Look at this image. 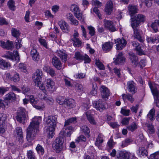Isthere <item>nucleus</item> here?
Listing matches in <instances>:
<instances>
[{
	"mask_svg": "<svg viewBox=\"0 0 159 159\" xmlns=\"http://www.w3.org/2000/svg\"><path fill=\"white\" fill-rule=\"evenodd\" d=\"M70 9L73 12L74 16L78 19H82V13L79 7L76 5L73 4L71 7Z\"/></svg>",
	"mask_w": 159,
	"mask_h": 159,
	"instance_id": "f8f14e48",
	"label": "nucleus"
},
{
	"mask_svg": "<svg viewBox=\"0 0 159 159\" xmlns=\"http://www.w3.org/2000/svg\"><path fill=\"white\" fill-rule=\"evenodd\" d=\"M150 158L151 159H155L159 158V152H157L153 154H151Z\"/></svg>",
	"mask_w": 159,
	"mask_h": 159,
	"instance_id": "774afa93",
	"label": "nucleus"
},
{
	"mask_svg": "<svg viewBox=\"0 0 159 159\" xmlns=\"http://www.w3.org/2000/svg\"><path fill=\"white\" fill-rule=\"evenodd\" d=\"M113 3L112 1H108L106 5L105 9V11L106 14L107 15H110L111 14L113 11Z\"/></svg>",
	"mask_w": 159,
	"mask_h": 159,
	"instance_id": "aec40b11",
	"label": "nucleus"
},
{
	"mask_svg": "<svg viewBox=\"0 0 159 159\" xmlns=\"http://www.w3.org/2000/svg\"><path fill=\"white\" fill-rule=\"evenodd\" d=\"M100 91L102 97L103 99H108V97L110 95V91L106 87L102 85L100 88Z\"/></svg>",
	"mask_w": 159,
	"mask_h": 159,
	"instance_id": "4468645a",
	"label": "nucleus"
},
{
	"mask_svg": "<svg viewBox=\"0 0 159 159\" xmlns=\"http://www.w3.org/2000/svg\"><path fill=\"white\" fill-rule=\"evenodd\" d=\"M57 116H48L46 122L48 125V137L52 138L54 134V131L57 123Z\"/></svg>",
	"mask_w": 159,
	"mask_h": 159,
	"instance_id": "f03ea898",
	"label": "nucleus"
},
{
	"mask_svg": "<svg viewBox=\"0 0 159 159\" xmlns=\"http://www.w3.org/2000/svg\"><path fill=\"white\" fill-rule=\"evenodd\" d=\"M113 71L115 74L118 77H121L120 69L116 67L114 68L113 69Z\"/></svg>",
	"mask_w": 159,
	"mask_h": 159,
	"instance_id": "680f3d73",
	"label": "nucleus"
},
{
	"mask_svg": "<svg viewBox=\"0 0 159 159\" xmlns=\"http://www.w3.org/2000/svg\"><path fill=\"white\" fill-rule=\"evenodd\" d=\"M29 98L30 103L36 109L43 110L44 108V106L42 103L39 102L37 98H35L33 95H29Z\"/></svg>",
	"mask_w": 159,
	"mask_h": 159,
	"instance_id": "0eeeda50",
	"label": "nucleus"
},
{
	"mask_svg": "<svg viewBox=\"0 0 159 159\" xmlns=\"http://www.w3.org/2000/svg\"><path fill=\"white\" fill-rule=\"evenodd\" d=\"M7 119V115L4 113H0V125H5Z\"/></svg>",
	"mask_w": 159,
	"mask_h": 159,
	"instance_id": "a18cd8bd",
	"label": "nucleus"
},
{
	"mask_svg": "<svg viewBox=\"0 0 159 159\" xmlns=\"http://www.w3.org/2000/svg\"><path fill=\"white\" fill-rule=\"evenodd\" d=\"M63 106L66 108H73L75 106V101L74 100L71 98L66 99L65 102Z\"/></svg>",
	"mask_w": 159,
	"mask_h": 159,
	"instance_id": "6ab92c4d",
	"label": "nucleus"
},
{
	"mask_svg": "<svg viewBox=\"0 0 159 159\" xmlns=\"http://www.w3.org/2000/svg\"><path fill=\"white\" fill-rule=\"evenodd\" d=\"M56 55L59 57L63 61L66 62L67 60V55L65 51L57 50Z\"/></svg>",
	"mask_w": 159,
	"mask_h": 159,
	"instance_id": "393cba45",
	"label": "nucleus"
},
{
	"mask_svg": "<svg viewBox=\"0 0 159 159\" xmlns=\"http://www.w3.org/2000/svg\"><path fill=\"white\" fill-rule=\"evenodd\" d=\"M118 159H136L134 154L126 151H120L118 153Z\"/></svg>",
	"mask_w": 159,
	"mask_h": 159,
	"instance_id": "6e6552de",
	"label": "nucleus"
},
{
	"mask_svg": "<svg viewBox=\"0 0 159 159\" xmlns=\"http://www.w3.org/2000/svg\"><path fill=\"white\" fill-rule=\"evenodd\" d=\"M113 46L112 43L109 42H106L102 45V49L106 52H109L112 49Z\"/></svg>",
	"mask_w": 159,
	"mask_h": 159,
	"instance_id": "a878e982",
	"label": "nucleus"
},
{
	"mask_svg": "<svg viewBox=\"0 0 159 159\" xmlns=\"http://www.w3.org/2000/svg\"><path fill=\"white\" fill-rule=\"evenodd\" d=\"M7 5L10 10L13 11L15 10V2L13 0H9L7 3Z\"/></svg>",
	"mask_w": 159,
	"mask_h": 159,
	"instance_id": "c03bdc74",
	"label": "nucleus"
},
{
	"mask_svg": "<svg viewBox=\"0 0 159 159\" xmlns=\"http://www.w3.org/2000/svg\"><path fill=\"white\" fill-rule=\"evenodd\" d=\"M139 152L143 156H147L148 155V152L144 147H141L139 148Z\"/></svg>",
	"mask_w": 159,
	"mask_h": 159,
	"instance_id": "052dcab7",
	"label": "nucleus"
},
{
	"mask_svg": "<svg viewBox=\"0 0 159 159\" xmlns=\"http://www.w3.org/2000/svg\"><path fill=\"white\" fill-rule=\"evenodd\" d=\"M146 40L149 43H154L156 42H159V38L157 36L147 37Z\"/></svg>",
	"mask_w": 159,
	"mask_h": 159,
	"instance_id": "2f4dec72",
	"label": "nucleus"
},
{
	"mask_svg": "<svg viewBox=\"0 0 159 159\" xmlns=\"http://www.w3.org/2000/svg\"><path fill=\"white\" fill-rule=\"evenodd\" d=\"M145 16L141 14L136 15L134 18L135 20L139 22V23L144 22L145 21Z\"/></svg>",
	"mask_w": 159,
	"mask_h": 159,
	"instance_id": "c9c22d12",
	"label": "nucleus"
},
{
	"mask_svg": "<svg viewBox=\"0 0 159 159\" xmlns=\"http://www.w3.org/2000/svg\"><path fill=\"white\" fill-rule=\"evenodd\" d=\"M132 142V140L131 139L129 138L126 139L124 141H122L121 146L122 148H124L127 146Z\"/></svg>",
	"mask_w": 159,
	"mask_h": 159,
	"instance_id": "8fccbe9b",
	"label": "nucleus"
},
{
	"mask_svg": "<svg viewBox=\"0 0 159 159\" xmlns=\"http://www.w3.org/2000/svg\"><path fill=\"white\" fill-rule=\"evenodd\" d=\"M88 29L89 30V33L91 37L94 36L95 33V31L94 28L92 26H88L87 27Z\"/></svg>",
	"mask_w": 159,
	"mask_h": 159,
	"instance_id": "09e8293b",
	"label": "nucleus"
},
{
	"mask_svg": "<svg viewBox=\"0 0 159 159\" xmlns=\"http://www.w3.org/2000/svg\"><path fill=\"white\" fill-rule=\"evenodd\" d=\"M134 30V37L137 39L140 42L143 43L144 41V38L141 36V31L138 29Z\"/></svg>",
	"mask_w": 159,
	"mask_h": 159,
	"instance_id": "b1692460",
	"label": "nucleus"
},
{
	"mask_svg": "<svg viewBox=\"0 0 159 159\" xmlns=\"http://www.w3.org/2000/svg\"><path fill=\"white\" fill-rule=\"evenodd\" d=\"M42 75L43 73L42 71L38 69L34 73L33 76V79L35 83V85L39 87L40 89L44 92V90L45 91V87L41 81Z\"/></svg>",
	"mask_w": 159,
	"mask_h": 159,
	"instance_id": "7ed1b4c3",
	"label": "nucleus"
},
{
	"mask_svg": "<svg viewBox=\"0 0 159 159\" xmlns=\"http://www.w3.org/2000/svg\"><path fill=\"white\" fill-rule=\"evenodd\" d=\"M155 111V109L154 108H152L149 111L147 115V117L152 121H153L154 120L155 118L154 117Z\"/></svg>",
	"mask_w": 159,
	"mask_h": 159,
	"instance_id": "e433bc0d",
	"label": "nucleus"
},
{
	"mask_svg": "<svg viewBox=\"0 0 159 159\" xmlns=\"http://www.w3.org/2000/svg\"><path fill=\"white\" fill-rule=\"evenodd\" d=\"M46 86L48 91L52 92L56 90L55 83L54 81L51 79H48L46 80Z\"/></svg>",
	"mask_w": 159,
	"mask_h": 159,
	"instance_id": "dca6fc26",
	"label": "nucleus"
},
{
	"mask_svg": "<svg viewBox=\"0 0 159 159\" xmlns=\"http://www.w3.org/2000/svg\"><path fill=\"white\" fill-rule=\"evenodd\" d=\"M41 120V116L35 117L29 125L26 131V138L27 141L32 145L31 142L35 138L38 132L40 122Z\"/></svg>",
	"mask_w": 159,
	"mask_h": 159,
	"instance_id": "f257e3e1",
	"label": "nucleus"
},
{
	"mask_svg": "<svg viewBox=\"0 0 159 159\" xmlns=\"http://www.w3.org/2000/svg\"><path fill=\"white\" fill-rule=\"evenodd\" d=\"M10 62L6 61L2 59H0V68L3 70L7 69L11 66Z\"/></svg>",
	"mask_w": 159,
	"mask_h": 159,
	"instance_id": "cd10ccee",
	"label": "nucleus"
},
{
	"mask_svg": "<svg viewBox=\"0 0 159 159\" xmlns=\"http://www.w3.org/2000/svg\"><path fill=\"white\" fill-rule=\"evenodd\" d=\"M15 131L17 134V137L18 138L19 141L22 143L23 141V133L22 128L20 127H17L15 129Z\"/></svg>",
	"mask_w": 159,
	"mask_h": 159,
	"instance_id": "bb28decb",
	"label": "nucleus"
},
{
	"mask_svg": "<svg viewBox=\"0 0 159 159\" xmlns=\"http://www.w3.org/2000/svg\"><path fill=\"white\" fill-rule=\"evenodd\" d=\"M66 99L65 97L61 96H59L57 98L56 101L57 103L60 105H64Z\"/></svg>",
	"mask_w": 159,
	"mask_h": 159,
	"instance_id": "49530a36",
	"label": "nucleus"
},
{
	"mask_svg": "<svg viewBox=\"0 0 159 159\" xmlns=\"http://www.w3.org/2000/svg\"><path fill=\"white\" fill-rule=\"evenodd\" d=\"M28 117L27 113L24 108L20 107L17 112L16 118L17 121L24 124L26 120Z\"/></svg>",
	"mask_w": 159,
	"mask_h": 159,
	"instance_id": "20e7f679",
	"label": "nucleus"
},
{
	"mask_svg": "<svg viewBox=\"0 0 159 159\" xmlns=\"http://www.w3.org/2000/svg\"><path fill=\"white\" fill-rule=\"evenodd\" d=\"M125 62V59L122 56V53L121 52H120L114 61V62L116 64H123Z\"/></svg>",
	"mask_w": 159,
	"mask_h": 159,
	"instance_id": "c756f323",
	"label": "nucleus"
},
{
	"mask_svg": "<svg viewBox=\"0 0 159 159\" xmlns=\"http://www.w3.org/2000/svg\"><path fill=\"white\" fill-rule=\"evenodd\" d=\"M106 102L101 99L98 101H95L93 103V106L97 110L102 111L106 109Z\"/></svg>",
	"mask_w": 159,
	"mask_h": 159,
	"instance_id": "1a4fd4ad",
	"label": "nucleus"
},
{
	"mask_svg": "<svg viewBox=\"0 0 159 159\" xmlns=\"http://www.w3.org/2000/svg\"><path fill=\"white\" fill-rule=\"evenodd\" d=\"M95 64L100 70H104V65L97 58L95 59Z\"/></svg>",
	"mask_w": 159,
	"mask_h": 159,
	"instance_id": "603ef678",
	"label": "nucleus"
},
{
	"mask_svg": "<svg viewBox=\"0 0 159 159\" xmlns=\"http://www.w3.org/2000/svg\"><path fill=\"white\" fill-rule=\"evenodd\" d=\"M27 156L28 159H36L34 153L31 150L27 151Z\"/></svg>",
	"mask_w": 159,
	"mask_h": 159,
	"instance_id": "de8ad7c7",
	"label": "nucleus"
},
{
	"mask_svg": "<svg viewBox=\"0 0 159 159\" xmlns=\"http://www.w3.org/2000/svg\"><path fill=\"white\" fill-rule=\"evenodd\" d=\"M30 55L33 60L35 61H38L39 59V55L35 49L33 48L31 50Z\"/></svg>",
	"mask_w": 159,
	"mask_h": 159,
	"instance_id": "c85d7f7f",
	"label": "nucleus"
},
{
	"mask_svg": "<svg viewBox=\"0 0 159 159\" xmlns=\"http://www.w3.org/2000/svg\"><path fill=\"white\" fill-rule=\"evenodd\" d=\"M129 59H130L132 65L134 66H139V61L138 57L134 53L129 54Z\"/></svg>",
	"mask_w": 159,
	"mask_h": 159,
	"instance_id": "412c9836",
	"label": "nucleus"
},
{
	"mask_svg": "<svg viewBox=\"0 0 159 159\" xmlns=\"http://www.w3.org/2000/svg\"><path fill=\"white\" fill-rule=\"evenodd\" d=\"M83 55L81 54L79 52H77L75 53L74 58L77 60H83Z\"/></svg>",
	"mask_w": 159,
	"mask_h": 159,
	"instance_id": "5fc2aeb1",
	"label": "nucleus"
},
{
	"mask_svg": "<svg viewBox=\"0 0 159 159\" xmlns=\"http://www.w3.org/2000/svg\"><path fill=\"white\" fill-rule=\"evenodd\" d=\"M81 129L82 132L84 133L85 134L89 137L90 130L88 127L86 125H84L82 126Z\"/></svg>",
	"mask_w": 159,
	"mask_h": 159,
	"instance_id": "79ce46f5",
	"label": "nucleus"
},
{
	"mask_svg": "<svg viewBox=\"0 0 159 159\" xmlns=\"http://www.w3.org/2000/svg\"><path fill=\"white\" fill-rule=\"evenodd\" d=\"M63 139L61 137H58L53 142L52 147L57 153L60 152L62 149Z\"/></svg>",
	"mask_w": 159,
	"mask_h": 159,
	"instance_id": "423d86ee",
	"label": "nucleus"
},
{
	"mask_svg": "<svg viewBox=\"0 0 159 159\" xmlns=\"http://www.w3.org/2000/svg\"><path fill=\"white\" fill-rule=\"evenodd\" d=\"M138 128V125L135 122H133L131 124L128 126L127 128L131 132H133L137 129Z\"/></svg>",
	"mask_w": 159,
	"mask_h": 159,
	"instance_id": "f704fd0d",
	"label": "nucleus"
},
{
	"mask_svg": "<svg viewBox=\"0 0 159 159\" xmlns=\"http://www.w3.org/2000/svg\"><path fill=\"white\" fill-rule=\"evenodd\" d=\"M37 153L39 154L42 155L44 152V150L43 147L39 144L37 145L36 148Z\"/></svg>",
	"mask_w": 159,
	"mask_h": 159,
	"instance_id": "a19ab883",
	"label": "nucleus"
},
{
	"mask_svg": "<svg viewBox=\"0 0 159 159\" xmlns=\"http://www.w3.org/2000/svg\"><path fill=\"white\" fill-rule=\"evenodd\" d=\"M135 50H136L138 54L139 55H142L144 54V52L142 48V45L140 44L136 48H135Z\"/></svg>",
	"mask_w": 159,
	"mask_h": 159,
	"instance_id": "6e6d98bb",
	"label": "nucleus"
},
{
	"mask_svg": "<svg viewBox=\"0 0 159 159\" xmlns=\"http://www.w3.org/2000/svg\"><path fill=\"white\" fill-rule=\"evenodd\" d=\"M72 40L74 42V45L76 47H79L81 44V42L77 38H74Z\"/></svg>",
	"mask_w": 159,
	"mask_h": 159,
	"instance_id": "4d7b16f0",
	"label": "nucleus"
},
{
	"mask_svg": "<svg viewBox=\"0 0 159 159\" xmlns=\"http://www.w3.org/2000/svg\"><path fill=\"white\" fill-rule=\"evenodd\" d=\"M16 99V95L13 92H11L7 94L4 98V101L7 106L10 104V101H15Z\"/></svg>",
	"mask_w": 159,
	"mask_h": 159,
	"instance_id": "9b49d317",
	"label": "nucleus"
},
{
	"mask_svg": "<svg viewBox=\"0 0 159 159\" xmlns=\"http://www.w3.org/2000/svg\"><path fill=\"white\" fill-rule=\"evenodd\" d=\"M130 111L129 109H126L125 108H122L121 109L120 113L124 116H128L129 115Z\"/></svg>",
	"mask_w": 159,
	"mask_h": 159,
	"instance_id": "bf43d9fd",
	"label": "nucleus"
},
{
	"mask_svg": "<svg viewBox=\"0 0 159 159\" xmlns=\"http://www.w3.org/2000/svg\"><path fill=\"white\" fill-rule=\"evenodd\" d=\"M76 117H72L69 118L65 121L64 126L69 125L71 123H74L76 122Z\"/></svg>",
	"mask_w": 159,
	"mask_h": 159,
	"instance_id": "37998d69",
	"label": "nucleus"
},
{
	"mask_svg": "<svg viewBox=\"0 0 159 159\" xmlns=\"http://www.w3.org/2000/svg\"><path fill=\"white\" fill-rule=\"evenodd\" d=\"M43 91V93H39V97L41 100L45 101L47 103L51 104L52 103L53 101V99L51 97H48L46 96V90L44 92Z\"/></svg>",
	"mask_w": 159,
	"mask_h": 159,
	"instance_id": "2eb2a0df",
	"label": "nucleus"
},
{
	"mask_svg": "<svg viewBox=\"0 0 159 159\" xmlns=\"http://www.w3.org/2000/svg\"><path fill=\"white\" fill-rule=\"evenodd\" d=\"M139 22L137 21L136 20H135L134 18V20H132V22L131 23V25L133 30L134 29H138V28L139 25V24H140Z\"/></svg>",
	"mask_w": 159,
	"mask_h": 159,
	"instance_id": "864d4df0",
	"label": "nucleus"
},
{
	"mask_svg": "<svg viewBox=\"0 0 159 159\" xmlns=\"http://www.w3.org/2000/svg\"><path fill=\"white\" fill-rule=\"evenodd\" d=\"M21 39H16V42H15V46L16 49H18L20 48L22 46V44H21Z\"/></svg>",
	"mask_w": 159,
	"mask_h": 159,
	"instance_id": "338daca9",
	"label": "nucleus"
},
{
	"mask_svg": "<svg viewBox=\"0 0 159 159\" xmlns=\"http://www.w3.org/2000/svg\"><path fill=\"white\" fill-rule=\"evenodd\" d=\"M148 84L153 95L156 105L159 107V92L155 84L152 83L151 82L148 83Z\"/></svg>",
	"mask_w": 159,
	"mask_h": 159,
	"instance_id": "39448f33",
	"label": "nucleus"
},
{
	"mask_svg": "<svg viewBox=\"0 0 159 159\" xmlns=\"http://www.w3.org/2000/svg\"><path fill=\"white\" fill-rule=\"evenodd\" d=\"M146 126L148 128V131L150 134H153L155 132L154 127L152 125L147 123L146 124Z\"/></svg>",
	"mask_w": 159,
	"mask_h": 159,
	"instance_id": "3c124183",
	"label": "nucleus"
},
{
	"mask_svg": "<svg viewBox=\"0 0 159 159\" xmlns=\"http://www.w3.org/2000/svg\"><path fill=\"white\" fill-rule=\"evenodd\" d=\"M11 32L12 35L13 37L16 38L17 39H18L20 34V33L19 30L15 28H12L11 30Z\"/></svg>",
	"mask_w": 159,
	"mask_h": 159,
	"instance_id": "ea45409f",
	"label": "nucleus"
},
{
	"mask_svg": "<svg viewBox=\"0 0 159 159\" xmlns=\"http://www.w3.org/2000/svg\"><path fill=\"white\" fill-rule=\"evenodd\" d=\"M122 97L123 100L125 101L126 100H128L131 103L133 102L134 101V99L132 97V96L129 93L123 94L122 95Z\"/></svg>",
	"mask_w": 159,
	"mask_h": 159,
	"instance_id": "72a5a7b5",
	"label": "nucleus"
},
{
	"mask_svg": "<svg viewBox=\"0 0 159 159\" xmlns=\"http://www.w3.org/2000/svg\"><path fill=\"white\" fill-rule=\"evenodd\" d=\"M128 91L132 94H134L137 91V89L135 87L134 84L132 81H129L127 84Z\"/></svg>",
	"mask_w": 159,
	"mask_h": 159,
	"instance_id": "5701e85b",
	"label": "nucleus"
},
{
	"mask_svg": "<svg viewBox=\"0 0 159 159\" xmlns=\"http://www.w3.org/2000/svg\"><path fill=\"white\" fill-rule=\"evenodd\" d=\"M86 114L87 119L90 123L91 124L95 125L96 124V122L93 118L90 115V112L88 111L86 112Z\"/></svg>",
	"mask_w": 159,
	"mask_h": 159,
	"instance_id": "58836bf2",
	"label": "nucleus"
},
{
	"mask_svg": "<svg viewBox=\"0 0 159 159\" xmlns=\"http://www.w3.org/2000/svg\"><path fill=\"white\" fill-rule=\"evenodd\" d=\"M76 89L79 92H82L83 91L84 87L83 85L80 83H77L75 85Z\"/></svg>",
	"mask_w": 159,
	"mask_h": 159,
	"instance_id": "13d9d810",
	"label": "nucleus"
},
{
	"mask_svg": "<svg viewBox=\"0 0 159 159\" xmlns=\"http://www.w3.org/2000/svg\"><path fill=\"white\" fill-rule=\"evenodd\" d=\"M20 78L19 74L16 73L12 77L11 81L15 82H17L20 80Z\"/></svg>",
	"mask_w": 159,
	"mask_h": 159,
	"instance_id": "0e129e2a",
	"label": "nucleus"
},
{
	"mask_svg": "<svg viewBox=\"0 0 159 159\" xmlns=\"http://www.w3.org/2000/svg\"><path fill=\"white\" fill-rule=\"evenodd\" d=\"M13 47V44L12 42L7 41L6 43L4 42L2 43V47L7 49H11Z\"/></svg>",
	"mask_w": 159,
	"mask_h": 159,
	"instance_id": "473e14b6",
	"label": "nucleus"
},
{
	"mask_svg": "<svg viewBox=\"0 0 159 159\" xmlns=\"http://www.w3.org/2000/svg\"><path fill=\"white\" fill-rule=\"evenodd\" d=\"M2 57L11 59L12 61H16L17 62H18L19 61V54L16 51H14L13 53L8 52V53L2 56Z\"/></svg>",
	"mask_w": 159,
	"mask_h": 159,
	"instance_id": "9d476101",
	"label": "nucleus"
},
{
	"mask_svg": "<svg viewBox=\"0 0 159 159\" xmlns=\"http://www.w3.org/2000/svg\"><path fill=\"white\" fill-rule=\"evenodd\" d=\"M128 8L129 14L130 15H132L138 12V8L136 6L129 5Z\"/></svg>",
	"mask_w": 159,
	"mask_h": 159,
	"instance_id": "7c9ffc66",
	"label": "nucleus"
},
{
	"mask_svg": "<svg viewBox=\"0 0 159 159\" xmlns=\"http://www.w3.org/2000/svg\"><path fill=\"white\" fill-rule=\"evenodd\" d=\"M9 90L8 87H0V95H3L4 93Z\"/></svg>",
	"mask_w": 159,
	"mask_h": 159,
	"instance_id": "e2e57ef3",
	"label": "nucleus"
},
{
	"mask_svg": "<svg viewBox=\"0 0 159 159\" xmlns=\"http://www.w3.org/2000/svg\"><path fill=\"white\" fill-rule=\"evenodd\" d=\"M105 27L111 32H114L116 30L113 22L110 20H105L104 21Z\"/></svg>",
	"mask_w": 159,
	"mask_h": 159,
	"instance_id": "4be33fe9",
	"label": "nucleus"
},
{
	"mask_svg": "<svg viewBox=\"0 0 159 159\" xmlns=\"http://www.w3.org/2000/svg\"><path fill=\"white\" fill-rule=\"evenodd\" d=\"M102 135L101 134H99L96 139L95 142V145L99 147L103 142Z\"/></svg>",
	"mask_w": 159,
	"mask_h": 159,
	"instance_id": "4c0bfd02",
	"label": "nucleus"
},
{
	"mask_svg": "<svg viewBox=\"0 0 159 159\" xmlns=\"http://www.w3.org/2000/svg\"><path fill=\"white\" fill-rule=\"evenodd\" d=\"M58 24L61 29L64 33H67L70 30V28L69 25L65 21L61 20L60 21Z\"/></svg>",
	"mask_w": 159,
	"mask_h": 159,
	"instance_id": "f3484780",
	"label": "nucleus"
},
{
	"mask_svg": "<svg viewBox=\"0 0 159 159\" xmlns=\"http://www.w3.org/2000/svg\"><path fill=\"white\" fill-rule=\"evenodd\" d=\"M115 42L116 44L117 50H121L126 46L127 42L123 38H119L115 40Z\"/></svg>",
	"mask_w": 159,
	"mask_h": 159,
	"instance_id": "ddd939ff",
	"label": "nucleus"
},
{
	"mask_svg": "<svg viewBox=\"0 0 159 159\" xmlns=\"http://www.w3.org/2000/svg\"><path fill=\"white\" fill-rule=\"evenodd\" d=\"M52 63L53 66L58 70L61 68V63L60 60L57 57L54 56L52 59Z\"/></svg>",
	"mask_w": 159,
	"mask_h": 159,
	"instance_id": "a211bd4d",
	"label": "nucleus"
},
{
	"mask_svg": "<svg viewBox=\"0 0 159 159\" xmlns=\"http://www.w3.org/2000/svg\"><path fill=\"white\" fill-rule=\"evenodd\" d=\"M64 127H65L64 128L66 130H69V131L67 132L66 133V136L67 137H70V136L71 135V133H72L71 131L73 129L72 127L71 126H68V127H66V126H65Z\"/></svg>",
	"mask_w": 159,
	"mask_h": 159,
	"instance_id": "69168bd1",
	"label": "nucleus"
}]
</instances>
